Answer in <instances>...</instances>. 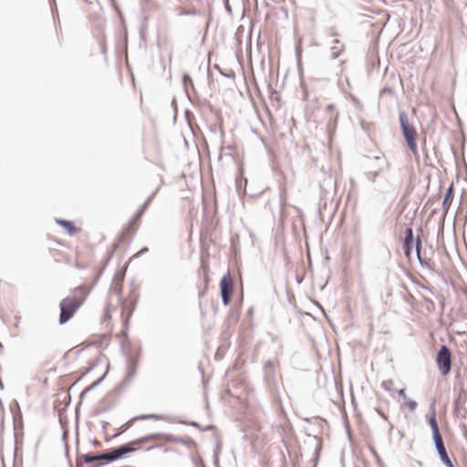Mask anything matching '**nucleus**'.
<instances>
[{
	"label": "nucleus",
	"mask_w": 467,
	"mask_h": 467,
	"mask_svg": "<svg viewBox=\"0 0 467 467\" xmlns=\"http://www.w3.org/2000/svg\"><path fill=\"white\" fill-rule=\"evenodd\" d=\"M420 248H421V242H420V238L418 237L417 242H416V251H417V256H418L420 261H421V258H420Z\"/></svg>",
	"instance_id": "nucleus-17"
},
{
	"label": "nucleus",
	"mask_w": 467,
	"mask_h": 467,
	"mask_svg": "<svg viewBox=\"0 0 467 467\" xmlns=\"http://www.w3.org/2000/svg\"><path fill=\"white\" fill-rule=\"evenodd\" d=\"M91 287L87 285L74 288L70 295L61 300L59 304L60 324L67 323L79 309L90 293Z\"/></svg>",
	"instance_id": "nucleus-2"
},
{
	"label": "nucleus",
	"mask_w": 467,
	"mask_h": 467,
	"mask_svg": "<svg viewBox=\"0 0 467 467\" xmlns=\"http://www.w3.org/2000/svg\"><path fill=\"white\" fill-rule=\"evenodd\" d=\"M382 386L386 390H391L394 387V381L392 379L384 380Z\"/></svg>",
	"instance_id": "nucleus-16"
},
{
	"label": "nucleus",
	"mask_w": 467,
	"mask_h": 467,
	"mask_svg": "<svg viewBox=\"0 0 467 467\" xmlns=\"http://www.w3.org/2000/svg\"><path fill=\"white\" fill-rule=\"evenodd\" d=\"M174 441V437L167 433H151L120 445L108 453L100 455L86 454L83 455V459L85 462L88 463L100 460L114 461L139 451H150L156 448H161Z\"/></svg>",
	"instance_id": "nucleus-1"
},
{
	"label": "nucleus",
	"mask_w": 467,
	"mask_h": 467,
	"mask_svg": "<svg viewBox=\"0 0 467 467\" xmlns=\"http://www.w3.org/2000/svg\"><path fill=\"white\" fill-rule=\"evenodd\" d=\"M404 404L405 407L410 411L415 410L418 405L416 401L410 400V398L404 400Z\"/></svg>",
	"instance_id": "nucleus-14"
},
{
	"label": "nucleus",
	"mask_w": 467,
	"mask_h": 467,
	"mask_svg": "<svg viewBox=\"0 0 467 467\" xmlns=\"http://www.w3.org/2000/svg\"><path fill=\"white\" fill-rule=\"evenodd\" d=\"M400 121L408 147L414 155L418 154V148L416 142L417 131L415 128L408 122L407 118L404 115H401L400 117Z\"/></svg>",
	"instance_id": "nucleus-4"
},
{
	"label": "nucleus",
	"mask_w": 467,
	"mask_h": 467,
	"mask_svg": "<svg viewBox=\"0 0 467 467\" xmlns=\"http://www.w3.org/2000/svg\"><path fill=\"white\" fill-rule=\"evenodd\" d=\"M429 423L432 431L433 440L435 441L436 439H441V435L440 433L438 423L434 415L429 420Z\"/></svg>",
	"instance_id": "nucleus-12"
},
{
	"label": "nucleus",
	"mask_w": 467,
	"mask_h": 467,
	"mask_svg": "<svg viewBox=\"0 0 467 467\" xmlns=\"http://www.w3.org/2000/svg\"><path fill=\"white\" fill-rule=\"evenodd\" d=\"M413 244H414L413 232H412L411 228H408V229H406V232H405V240L403 243L404 254L408 259H410L411 256Z\"/></svg>",
	"instance_id": "nucleus-8"
},
{
	"label": "nucleus",
	"mask_w": 467,
	"mask_h": 467,
	"mask_svg": "<svg viewBox=\"0 0 467 467\" xmlns=\"http://www.w3.org/2000/svg\"><path fill=\"white\" fill-rule=\"evenodd\" d=\"M453 200V186L451 185L444 195L443 201H442V210L446 213L448 210L450 209L451 202Z\"/></svg>",
	"instance_id": "nucleus-11"
},
{
	"label": "nucleus",
	"mask_w": 467,
	"mask_h": 467,
	"mask_svg": "<svg viewBox=\"0 0 467 467\" xmlns=\"http://www.w3.org/2000/svg\"><path fill=\"white\" fill-rule=\"evenodd\" d=\"M436 449L438 451V453L440 455V458L441 462L447 466V467H454L453 463L451 462V459L449 458L445 446L443 444L442 438L436 439L434 441Z\"/></svg>",
	"instance_id": "nucleus-7"
},
{
	"label": "nucleus",
	"mask_w": 467,
	"mask_h": 467,
	"mask_svg": "<svg viewBox=\"0 0 467 467\" xmlns=\"http://www.w3.org/2000/svg\"><path fill=\"white\" fill-rule=\"evenodd\" d=\"M56 223L62 226L70 235H74L81 231V228L78 227L72 221L57 219Z\"/></svg>",
	"instance_id": "nucleus-9"
},
{
	"label": "nucleus",
	"mask_w": 467,
	"mask_h": 467,
	"mask_svg": "<svg viewBox=\"0 0 467 467\" xmlns=\"http://www.w3.org/2000/svg\"><path fill=\"white\" fill-rule=\"evenodd\" d=\"M183 82H184L185 85H187L188 83L192 84V78H191V77L189 75H184L183 76Z\"/></svg>",
	"instance_id": "nucleus-18"
},
{
	"label": "nucleus",
	"mask_w": 467,
	"mask_h": 467,
	"mask_svg": "<svg viewBox=\"0 0 467 467\" xmlns=\"http://www.w3.org/2000/svg\"><path fill=\"white\" fill-rule=\"evenodd\" d=\"M437 367L442 376H447L451 369V353L446 346H441L435 358Z\"/></svg>",
	"instance_id": "nucleus-5"
},
{
	"label": "nucleus",
	"mask_w": 467,
	"mask_h": 467,
	"mask_svg": "<svg viewBox=\"0 0 467 467\" xmlns=\"http://www.w3.org/2000/svg\"><path fill=\"white\" fill-rule=\"evenodd\" d=\"M109 340L110 337L107 335L99 336L97 339H92L88 342H84L72 348L71 349L68 350L67 356L78 357L83 352L89 350L91 348H96L97 351H99L103 345H108Z\"/></svg>",
	"instance_id": "nucleus-3"
},
{
	"label": "nucleus",
	"mask_w": 467,
	"mask_h": 467,
	"mask_svg": "<svg viewBox=\"0 0 467 467\" xmlns=\"http://www.w3.org/2000/svg\"><path fill=\"white\" fill-rule=\"evenodd\" d=\"M221 296L224 306L229 305L233 294V279L231 275H224L220 282Z\"/></svg>",
	"instance_id": "nucleus-6"
},
{
	"label": "nucleus",
	"mask_w": 467,
	"mask_h": 467,
	"mask_svg": "<svg viewBox=\"0 0 467 467\" xmlns=\"http://www.w3.org/2000/svg\"><path fill=\"white\" fill-rule=\"evenodd\" d=\"M125 276V270L117 273L114 276L113 282H119L122 284Z\"/></svg>",
	"instance_id": "nucleus-15"
},
{
	"label": "nucleus",
	"mask_w": 467,
	"mask_h": 467,
	"mask_svg": "<svg viewBox=\"0 0 467 467\" xmlns=\"http://www.w3.org/2000/svg\"><path fill=\"white\" fill-rule=\"evenodd\" d=\"M399 394H400V397H402V399H403L404 400H406L407 399H409V398H408V396H407V394H406L405 389H400Z\"/></svg>",
	"instance_id": "nucleus-20"
},
{
	"label": "nucleus",
	"mask_w": 467,
	"mask_h": 467,
	"mask_svg": "<svg viewBox=\"0 0 467 467\" xmlns=\"http://www.w3.org/2000/svg\"><path fill=\"white\" fill-rule=\"evenodd\" d=\"M146 251H148V249H147V248L142 249L140 252H139V253L135 254H134V255L130 259V260H132V258H134V257H138L141 253L146 252Z\"/></svg>",
	"instance_id": "nucleus-21"
},
{
	"label": "nucleus",
	"mask_w": 467,
	"mask_h": 467,
	"mask_svg": "<svg viewBox=\"0 0 467 467\" xmlns=\"http://www.w3.org/2000/svg\"><path fill=\"white\" fill-rule=\"evenodd\" d=\"M110 311V308L107 306L105 309V319H109L111 317Z\"/></svg>",
	"instance_id": "nucleus-19"
},
{
	"label": "nucleus",
	"mask_w": 467,
	"mask_h": 467,
	"mask_svg": "<svg viewBox=\"0 0 467 467\" xmlns=\"http://www.w3.org/2000/svg\"><path fill=\"white\" fill-rule=\"evenodd\" d=\"M155 416L153 415H148V416H142L141 418L142 419H150V418H154Z\"/></svg>",
	"instance_id": "nucleus-22"
},
{
	"label": "nucleus",
	"mask_w": 467,
	"mask_h": 467,
	"mask_svg": "<svg viewBox=\"0 0 467 467\" xmlns=\"http://www.w3.org/2000/svg\"><path fill=\"white\" fill-rule=\"evenodd\" d=\"M121 289H122V284H120L119 282H112L110 290L114 294H116L117 296H119L121 294Z\"/></svg>",
	"instance_id": "nucleus-13"
},
{
	"label": "nucleus",
	"mask_w": 467,
	"mask_h": 467,
	"mask_svg": "<svg viewBox=\"0 0 467 467\" xmlns=\"http://www.w3.org/2000/svg\"><path fill=\"white\" fill-rule=\"evenodd\" d=\"M135 306V300L133 298H128L121 302L122 316L126 320L130 317Z\"/></svg>",
	"instance_id": "nucleus-10"
}]
</instances>
